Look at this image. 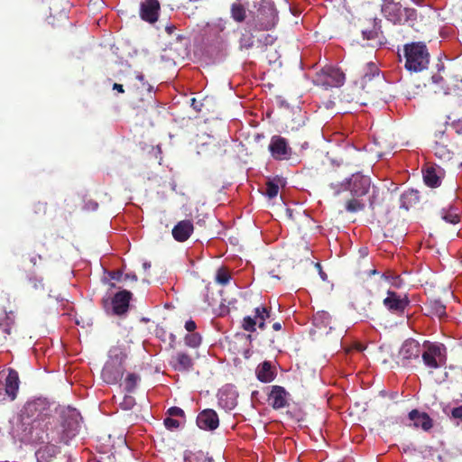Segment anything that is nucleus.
Masks as SVG:
<instances>
[{
  "instance_id": "5701e85b",
  "label": "nucleus",
  "mask_w": 462,
  "mask_h": 462,
  "mask_svg": "<svg viewBox=\"0 0 462 462\" xmlns=\"http://www.w3.org/2000/svg\"><path fill=\"white\" fill-rule=\"evenodd\" d=\"M419 201V191L414 189L405 190L400 197L401 208L406 210L417 205Z\"/></svg>"
},
{
  "instance_id": "6ab92c4d",
  "label": "nucleus",
  "mask_w": 462,
  "mask_h": 462,
  "mask_svg": "<svg viewBox=\"0 0 462 462\" xmlns=\"http://www.w3.org/2000/svg\"><path fill=\"white\" fill-rule=\"evenodd\" d=\"M194 231L193 222L189 219L179 221L172 228L171 234L177 242L187 241Z\"/></svg>"
},
{
  "instance_id": "9b49d317",
  "label": "nucleus",
  "mask_w": 462,
  "mask_h": 462,
  "mask_svg": "<svg viewBox=\"0 0 462 462\" xmlns=\"http://www.w3.org/2000/svg\"><path fill=\"white\" fill-rule=\"evenodd\" d=\"M268 149L272 157L277 161L289 160L292 155V149L287 140L280 135L271 138Z\"/></svg>"
},
{
  "instance_id": "0eeeda50",
  "label": "nucleus",
  "mask_w": 462,
  "mask_h": 462,
  "mask_svg": "<svg viewBox=\"0 0 462 462\" xmlns=\"http://www.w3.org/2000/svg\"><path fill=\"white\" fill-rule=\"evenodd\" d=\"M313 82L325 89L338 88L345 82V74L340 69L326 67L316 73Z\"/></svg>"
},
{
  "instance_id": "ea45409f",
  "label": "nucleus",
  "mask_w": 462,
  "mask_h": 462,
  "mask_svg": "<svg viewBox=\"0 0 462 462\" xmlns=\"http://www.w3.org/2000/svg\"><path fill=\"white\" fill-rule=\"evenodd\" d=\"M451 126L458 135H462V118L452 122Z\"/></svg>"
},
{
  "instance_id": "bb28decb",
  "label": "nucleus",
  "mask_w": 462,
  "mask_h": 462,
  "mask_svg": "<svg viewBox=\"0 0 462 462\" xmlns=\"http://www.w3.org/2000/svg\"><path fill=\"white\" fill-rule=\"evenodd\" d=\"M14 325V316L13 311L5 312L4 317L0 318V329H2L5 334V338L6 336L11 335L12 328Z\"/></svg>"
},
{
  "instance_id": "7ed1b4c3",
  "label": "nucleus",
  "mask_w": 462,
  "mask_h": 462,
  "mask_svg": "<svg viewBox=\"0 0 462 462\" xmlns=\"http://www.w3.org/2000/svg\"><path fill=\"white\" fill-rule=\"evenodd\" d=\"M250 13L254 15V28L267 31L277 23V13L271 0H254Z\"/></svg>"
},
{
  "instance_id": "bf43d9fd",
  "label": "nucleus",
  "mask_w": 462,
  "mask_h": 462,
  "mask_svg": "<svg viewBox=\"0 0 462 462\" xmlns=\"http://www.w3.org/2000/svg\"><path fill=\"white\" fill-rule=\"evenodd\" d=\"M270 39V42H273V37L271 35H267L266 36V40H269Z\"/></svg>"
},
{
  "instance_id": "c85d7f7f",
  "label": "nucleus",
  "mask_w": 462,
  "mask_h": 462,
  "mask_svg": "<svg viewBox=\"0 0 462 462\" xmlns=\"http://www.w3.org/2000/svg\"><path fill=\"white\" fill-rule=\"evenodd\" d=\"M184 462H213L203 451L187 450L184 453Z\"/></svg>"
},
{
  "instance_id": "49530a36",
  "label": "nucleus",
  "mask_w": 462,
  "mask_h": 462,
  "mask_svg": "<svg viewBox=\"0 0 462 462\" xmlns=\"http://www.w3.org/2000/svg\"><path fill=\"white\" fill-rule=\"evenodd\" d=\"M184 327H185L186 330L189 332H194L195 329L197 328L196 322L192 319L186 321Z\"/></svg>"
},
{
  "instance_id": "e433bc0d",
  "label": "nucleus",
  "mask_w": 462,
  "mask_h": 462,
  "mask_svg": "<svg viewBox=\"0 0 462 462\" xmlns=\"http://www.w3.org/2000/svg\"><path fill=\"white\" fill-rule=\"evenodd\" d=\"M278 192L279 186L276 183L273 181H268L266 183L265 194L268 196L269 199L275 198L278 195Z\"/></svg>"
},
{
  "instance_id": "a211bd4d",
  "label": "nucleus",
  "mask_w": 462,
  "mask_h": 462,
  "mask_svg": "<svg viewBox=\"0 0 462 462\" xmlns=\"http://www.w3.org/2000/svg\"><path fill=\"white\" fill-rule=\"evenodd\" d=\"M271 316V310L267 308L256 307L254 309V317L245 316L242 321V328L248 332H254L256 330L257 319L266 320Z\"/></svg>"
},
{
  "instance_id": "864d4df0",
  "label": "nucleus",
  "mask_w": 462,
  "mask_h": 462,
  "mask_svg": "<svg viewBox=\"0 0 462 462\" xmlns=\"http://www.w3.org/2000/svg\"><path fill=\"white\" fill-rule=\"evenodd\" d=\"M273 330H275V331H279V330H281V329H282V323H281V322H274V323L273 324Z\"/></svg>"
},
{
  "instance_id": "39448f33",
  "label": "nucleus",
  "mask_w": 462,
  "mask_h": 462,
  "mask_svg": "<svg viewBox=\"0 0 462 462\" xmlns=\"http://www.w3.org/2000/svg\"><path fill=\"white\" fill-rule=\"evenodd\" d=\"M125 359L126 354L122 348L115 346L109 350L108 359L101 372V377L105 383L115 384L122 379Z\"/></svg>"
},
{
  "instance_id": "f3484780",
  "label": "nucleus",
  "mask_w": 462,
  "mask_h": 462,
  "mask_svg": "<svg viewBox=\"0 0 462 462\" xmlns=\"http://www.w3.org/2000/svg\"><path fill=\"white\" fill-rule=\"evenodd\" d=\"M197 425L204 430H214L219 425L217 413L212 409L200 411L197 417Z\"/></svg>"
},
{
  "instance_id": "f8f14e48",
  "label": "nucleus",
  "mask_w": 462,
  "mask_h": 462,
  "mask_svg": "<svg viewBox=\"0 0 462 462\" xmlns=\"http://www.w3.org/2000/svg\"><path fill=\"white\" fill-rule=\"evenodd\" d=\"M370 185L371 180L369 177L353 174L345 185V189H349L353 197L360 198L368 193Z\"/></svg>"
},
{
  "instance_id": "9d476101",
  "label": "nucleus",
  "mask_w": 462,
  "mask_h": 462,
  "mask_svg": "<svg viewBox=\"0 0 462 462\" xmlns=\"http://www.w3.org/2000/svg\"><path fill=\"white\" fill-rule=\"evenodd\" d=\"M383 304L392 314L402 316L410 305V300L406 294H400L389 290Z\"/></svg>"
},
{
  "instance_id": "473e14b6",
  "label": "nucleus",
  "mask_w": 462,
  "mask_h": 462,
  "mask_svg": "<svg viewBox=\"0 0 462 462\" xmlns=\"http://www.w3.org/2000/svg\"><path fill=\"white\" fill-rule=\"evenodd\" d=\"M364 208L365 204L361 202L357 198L349 199L346 204V209L351 213H356L364 210Z\"/></svg>"
},
{
  "instance_id": "4c0bfd02",
  "label": "nucleus",
  "mask_w": 462,
  "mask_h": 462,
  "mask_svg": "<svg viewBox=\"0 0 462 462\" xmlns=\"http://www.w3.org/2000/svg\"><path fill=\"white\" fill-rule=\"evenodd\" d=\"M163 423L168 430L177 429L180 426L179 420L171 416L165 418Z\"/></svg>"
},
{
  "instance_id": "393cba45",
  "label": "nucleus",
  "mask_w": 462,
  "mask_h": 462,
  "mask_svg": "<svg viewBox=\"0 0 462 462\" xmlns=\"http://www.w3.org/2000/svg\"><path fill=\"white\" fill-rule=\"evenodd\" d=\"M257 379L262 383H270L275 377V373L272 368V365L268 361H264L256 368Z\"/></svg>"
},
{
  "instance_id": "a878e982",
  "label": "nucleus",
  "mask_w": 462,
  "mask_h": 462,
  "mask_svg": "<svg viewBox=\"0 0 462 462\" xmlns=\"http://www.w3.org/2000/svg\"><path fill=\"white\" fill-rule=\"evenodd\" d=\"M425 309L428 315L436 316L442 319L447 316L446 306L440 300H430L425 303Z\"/></svg>"
},
{
  "instance_id": "c756f323",
  "label": "nucleus",
  "mask_w": 462,
  "mask_h": 462,
  "mask_svg": "<svg viewBox=\"0 0 462 462\" xmlns=\"http://www.w3.org/2000/svg\"><path fill=\"white\" fill-rule=\"evenodd\" d=\"M230 14L236 23H243L246 18V10L240 3H233L230 7Z\"/></svg>"
},
{
  "instance_id": "f257e3e1",
  "label": "nucleus",
  "mask_w": 462,
  "mask_h": 462,
  "mask_svg": "<svg viewBox=\"0 0 462 462\" xmlns=\"http://www.w3.org/2000/svg\"><path fill=\"white\" fill-rule=\"evenodd\" d=\"M51 416L50 402L44 398L28 401L22 408L14 431L21 441H42L69 444L78 434L79 412L69 406L56 411Z\"/></svg>"
},
{
  "instance_id": "2eb2a0df",
  "label": "nucleus",
  "mask_w": 462,
  "mask_h": 462,
  "mask_svg": "<svg viewBox=\"0 0 462 462\" xmlns=\"http://www.w3.org/2000/svg\"><path fill=\"white\" fill-rule=\"evenodd\" d=\"M383 16L394 24H403L402 7L399 3L393 0H383L382 5Z\"/></svg>"
},
{
  "instance_id": "c9c22d12",
  "label": "nucleus",
  "mask_w": 462,
  "mask_h": 462,
  "mask_svg": "<svg viewBox=\"0 0 462 462\" xmlns=\"http://www.w3.org/2000/svg\"><path fill=\"white\" fill-rule=\"evenodd\" d=\"M36 458L37 462H50V459L51 457V455L50 453V448L48 447L44 448H40L36 452Z\"/></svg>"
},
{
  "instance_id": "c03bdc74",
  "label": "nucleus",
  "mask_w": 462,
  "mask_h": 462,
  "mask_svg": "<svg viewBox=\"0 0 462 462\" xmlns=\"http://www.w3.org/2000/svg\"><path fill=\"white\" fill-rule=\"evenodd\" d=\"M213 29L217 32H223L226 29V22L222 19H219L217 23L213 24Z\"/></svg>"
},
{
  "instance_id": "a19ab883",
  "label": "nucleus",
  "mask_w": 462,
  "mask_h": 462,
  "mask_svg": "<svg viewBox=\"0 0 462 462\" xmlns=\"http://www.w3.org/2000/svg\"><path fill=\"white\" fill-rule=\"evenodd\" d=\"M253 40L251 37L248 38H242L240 42V46L242 49H250L253 46Z\"/></svg>"
},
{
  "instance_id": "1a4fd4ad",
  "label": "nucleus",
  "mask_w": 462,
  "mask_h": 462,
  "mask_svg": "<svg viewBox=\"0 0 462 462\" xmlns=\"http://www.w3.org/2000/svg\"><path fill=\"white\" fill-rule=\"evenodd\" d=\"M137 83L134 84L133 88V96L138 100L135 104L136 107H144L145 103L150 104L154 101L152 93L153 87L144 79L142 73L136 75Z\"/></svg>"
},
{
  "instance_id": "aec40b11",
  "label": "nucleus",
  "mask_w": 462,
  "mask_h": 462,
  "mask_svg": "<svg viewBox=\"0 0 462 462\" xmlns=\"http://www.w3.org/2000/svg\"><path fill=\"white\" fill-rule=\"evenodd\" d=\"M132 293L128 291H121L112 299L113 312L116 315H123L127 312Z\"/></svg>"
},
{
  "instance_id": "72a5a7b5",
  "label": "nucleus",
  "mask_w": 462,
  "mask_h": 462,
  "mask_svg": "<svg viewBox=\"0 0 462 462\" xmlns=\"http://www.w3.org/2000/svg\"><path fill=\"white\" fill-rule=\"evenodd\" d=\"M231 279V276L228 271L226 268H219L216 274V281L217 283L225 286L226 285Z\"/></svg>"
},
{
  "instance_id": "a18cd8bd",
  "label": "nucleus",
  "mask_w": 462,
  "mask_h": 462,
  "mask_svg": "<svg viewBox=\"0 0 462 462\" xmlns=\"http://www.w3.org/2000/svg\"><path fill=\"white\" fill-rule=\"evenodd\" d=\"M29 282L32 284V288H34L35 290L43 288L42 280L38 281L36 278H30Z\"/></svg>"
},
{
  "instance_id": "58836bf2",
  "label": "nucleus",
  "mask_w": 462,
  "mask_h": 462,
  "mask_svg": "<svg viewBox=\"0 0 462 462\" xmlns=\"http://www.w3.org/2000/svg\"><path fill=\"white\" fill-rule=\"evenodd\" d=\"M167 413L171 417H184L185 413L182 409L177 406H173L168 409Z\"/></svg>"
},
{
  "instance_id": "412c9836",
  "label": "nucleus",
  "mask_w": 462,
  "mask_h": 462,
  "mask_svg": "<svg viewBox=\"0 0 462 462\" xmlns=\"http://www.w3.org/2000/svg\"><path fill=\"white\" fill-rule=\"evenodd\" d=\"M171 365L176 371L188 372L193 368L194 363L190 356L184 352H178L172 356Z\"/></svg>"
},
{
  "instance_id": "5fc2aeb1",
  "label": "nucleus",
  "mask_w": 462,
  "mask_h": 462,
  "mask_svg": "<svg viewBox=\"0 0 462 462\" xmlns=\"http://www.w3.org/2000/svg\"><path fill=\"white\" fill-rule=\"evenodd\" d=\"M170 339H171V341H170V346H171V348H174V342H175V340H176V337H175V335L171 334V335H170Z\"/></svg>"
},
{
  "instance_id": "6e6552de",
  "label": "nucleus",
  "mask_w": 462,
  "mask_h": 462,
  "mask_svg": "<svg viewBox=\"0 0 462 462\" xmlns=\"http://www.w3.org/2000/svg\"><path fill=\"white\" fill-rule=\"evenodd\" d=\"M447 126L439 125L433 134L432 149L437 157L441 160H449L451 158L450 142L446 134Z\"/></svg>"
},
{
  "instance_id": "603ef678",
  "label": "nucleus",
  "mask_w": 462,
  "mask_h": 462,
  "mask_svg": "<svg viewBox=\"0 0 462 462\" xmlns=\"http://www.w3.org/2000/svg\"><path fill=\"white\" fill-rule=\"evenodd\" d=\"M256 325H258V328L260 329H264L265 327H266L265 320H261V319H257V324Z\"/></svg>"
},
{
  "instance_id": "09e8293b",
  "label": "nucleus",
  "mask_w": 462,
  "mask_h": 462,
  "mask_svg": "<svg viewBox=\"0 0 462 462\" xmlns=\"http://www.w3.org/2000/svg\"><path fill=\"white\" fill-rule=\"evenodd\" d=\"M111 278L116 281H123L124 274L122 272L117 271L111 273Z\"/></svg>"
},
{
  "instance_id": "052dcab7",
  "label": "nucleus",
  "mask_w": 462,
  "mask_h": 462,
  "mask_svg": "<svg viewBox=\"0 0 462 462\" xmlns=\"http://www.w3.org/2000/svg\"><path fill=\"white\" fill-rule=\"evenodd\" d=\"M370 273H371V274H374V273H376V270H372V271L370 272Z\"/></svg>"
},
{
  "instance_id": "13d9d810",
  "label": "nucleus",
  "mask_w": 462,
  "mask_h": 462,
  "mask_svg": "<svg viewBox=\"0 0 462 462\" xmlns=\"http://www.w3.org/2000/svg\"><path fill=\"white\" fill-rule=\"evenodd\" d=\"M143 267L146 270V269H148V268H150V267H151V263H150L145 262V263H143Z\"/></svg>"
},
{
  "instance_id": "dca6fc26",
  "label": "nucleus",
  "mask_w": 462,
  "mask_h": 462,
  "mask_svg": "<svg viewBox=\"0 0 462 462\" xmlns=\"http://www.w3.org/2000/svg\"><path fill=\"white\" fill-rule=\"evenodd\" d=\"M290 393L284 387L280 385L272 386V390L268 395V401L274 410H280L289 405L288 397Z\"/></svg>"
},
{
  "instance_id": "79ce46f5",
  "label": "nucleus",
  "mask_w": 462,
  "mask_h": 462,
  "mask_svg": "<svg viewBox=\"0 0 462 462\" xmlns=\"http://www.w3.org/2000/svg\"><path fill=\"white\" fill-rule=\"evenodd\" d=\"M444 219L451 224H457L460 220L459 217L456 214H447L444 216Z\"/></svg>"
},
{
  "instance_id": "b1692460",
  "label": "nucleus",
  "mask_w": 462,
  "mask_h": 462,
  "mask_svg": "<svg viewBox=\"0 0 462 462\" xmlns=\"http://www.w3.org/2000/svg\"><path fill=\"white\" fill-rule=\"evenodd\" d=\"M371 28H365L362 30V34L365 39L366 40H377L378 42L381 44V36L383 34V32L381 30V20L374 18L371 22Z\"/></svg>"
},
{
  "instance_id": "2f4dec72",
  "label": "nucleus",
  "mask_w": 462,
  "mask_h": 462,
  "mask_svg": "<svg viewBox=\"0 0 462 462\" xmlns=\"http://www.w3.org/2000/svg\"><path fill=\"white\" fill-rule=\"evenodd\" d=\"M185 345L196 348L199 347L201 344L202 337L199 333L198 332H191L190 334H188L184 337Z\"/></svg>"
},
{
  "instance_id": "f03ea898",
  "label": "nucleus",
  "mask_w": 462,
  "mask_h": 462,
  "mask_svg": "<svg viewBox=\"0 0 462 462\" xmlns=\"http://www.w3.org/2000/svg\"><path fill=\"white\" fill-rule=\"evenodd\" d=\"M358 63L361 68V78L355 82L354 95L356 103L366 106L383 92L384 79L373 52L367 57H359Z\"/></svg>"
},
{
  "instance_id": "de8ad7c7",
  "label": "nucleus",
  "mask_w": 462,
  "mask_h": 462,
  "mask_svg": "<svg viewBox=\"0 0 462 462\" xmlns=\"http://www.w3.org/2000/svg\"><path fill=\"white\" fill-rule=\"evenodd\" d=\"M123 281L124 282H127V281L136 282L137 281V276H136L135 273H125V274H124Z\"/></svg>"
},
{
  "instance_id": "423d86ee",
  "label": "nucleus",
  "mask_w": 462,
  "mask_h": 462,
  "mask_svg": "<svg viewBox=\"0 0 462 462\" xmlns=\"http://www.w3.org/2000/svg\"><path fill=\"white\" fill-rule=\"evenodd\" d=\"M424 350L420 352L424 365L431 369H438L446 365L447 349L444 345L430 343L424 345Z\"/></svg>"
},
{
  "instance_id": "20e7f679",
  "label": "nucleus",
  "mask_w": 462,
  "mask_h": 462,
  "mask_svg": "<svg viewBox=\"0 0 462 462\" xmlns=\"http://www.w3.org/2000/svg\"><path fill=\"white\" fill-rule=\"evenodd\" d=\"M405 69L409 71L420 72L428 69L430 53L424 42H416L403 46Z\"/></svg>"
},
{
  "instance_id": "4d7b16f0",
  "label": "nucleus",
  "mask_w": 462,
  "mask_h": 462,
  "mask_svg": "<svg viewBox=\"0 0 462 462\" xmlns=\"http://www.w3.org/2000/svg\"><path fill=\"white\" fill-rule=\"evenodd\" d=\"M356 309L358 310V311H363V314L365 316V317H368V314L366 313V310L365 308H358L357 306L356 307Z\"/></svg>"
},
{
  "instance_id": "f704fd0d",
  "label": "nucleus",
  "mask_w": 462,
  "mask_h": 462,
  "mask_svg": "<svg viewBox=\"0 0 462 462\" xmlns=\"http://www.w3.org/2000/svg\"><path fill=\"white\" fill-rule=\"evenodd\" d=\"M403 23H412L417 19V11L412 8H402Z\"/></svg>"
},
{
  "instance_id": "8fccbe9b",
  "label": "nucleus",
  "mask_w": 462,
  "mask_h": 462,
  "mask_svg": "<svg viewBox=\"0 0 462 462\" xmlns=\"http://www.w3.org/2000/svg\"><path fill=\"white\" fill-rule=\"evenodd\" d=\"M113 89L117 90L119 93H125V88L122 84L114 83Z\"/></svg>"
},
{
  "instance_id": "6e6d98bb",
  "label": "nucleus",
  "mask_w": 462,
  "mask_h": 462,
  "mask_svg": "<svg viewBox=\"0 0 462 462\" xmlns=\"http://www.w3.org/2000/svg\"><path fill=\"white\" fill-rule=\"evenodd\" d=\"M191 105H192V106H193L196 110H198V111H199V110H200V108L199 107V106H198L197 101H196V99H195V98H192V99H191Z\"/></svg>"
},
{
  "instance_id": "ddd939ff",
  "label": "nucleus",
  "mask_w": 462,
  "mask_h": 462,
  "mask_svg": "<svg viewBox=\"0 0 462 462\" xmlns=\"http://www.w3.org/2000/svg\"><path fill=\"white\" fill-rule=\"evenodd\" d=\"M420 346L418 341L412 338L405 340L399 351V357L402 365H409L412 359L418 360L420 356Z\"/></svg>"
},
{
  "instance_id": "3c124183",
  "label": "nucleus",
  "mask_w": 462,
  "mask_h": 462,
  "mask_svg": "<svg viewBox=\"0 0 462 462\" xmlns=\"http://www.w3.org/2000/svg\"><path fill=\"white\" fill-rule=\"evenodd\" d=\"M176 27L174 25H167L165 27V31L168 34H171L175 31Z\"/></svg>"
},
{
  "instance_id": "cd10ccee",
  "label": "nucleus",
  "mask_w": 462,
  "mask_h": 462,
  "mask_svg": "<svg viewBox=\"0 0 462 462\" xmlns=\"http://www.w3.org/2000/svg\"><path fill=\"white\" fill-rule=\"evenodd\" d=\"M423 180L425 184L430 188H437L441 183L439 177L437 175L435 169L432 167L427 168L423 171Z\"/></svg>"
},
{
  "instance_id": "37998d69",
  "label": "nucleus",
  "mask_w": 462,
  "mask_h": 462,
  "mask_svg": "<svg viewBox=\"0 0 462 462\" xmlns=\"http://www.w3.org/2000/svg\"><path fill=\"white\" fill-rule=\"evenodd\" d=\"M451 416L455 419L462 420V405L455 407L451 411Z\"/></svg>"
},
{
  "instance_id": "7c9ffc66",
  "label": "nucleus",
  "mask_w": 462,
  "mask_h": 462,
  "mask_svg": "<svg viewBox=\"0 0 462 462\" xmlns=\"http://www.w3.org/2000/svg\"><path fill=\"white\" fill-rule=\"evenodd\" d=\"M139 381L140 376L138 374L134 373L128 374L125 379V390L127 393H133Z\"/></svg>"
},
{
  "instance_id": "4468645a",
  "label": "nucleus",
  "mask_w": 462,
  "mask_h": 462,
  "mask_svg": "<svg viewBox=\"0 0 462 462\" xmlns=\"http://www.w3.org/2000/svg\"><path fill=\"white\" fill-rule=\"evenodd\" d=\"M160 9L158 0H143L140 4V17L144 22L154 23L158 20Z\"/></svg>"
},
{
  "instance_id": "4be33fe9",
  "label": "nucleus",
  "mask_w": 462,
  "mask_h": 462,
  "mask_svg": "<svg viewBox=\"0 0 462 462\" xmlns=\"http://www.w3.org/2000/svg\"><path fill=\"white\" fill-rule=\"evenodd\" d=\"M409 419L413 422L414 427L429 430L432 428L433 422L428 413L414 409L409 412Z\"/></svg>"
}]
</instances>
